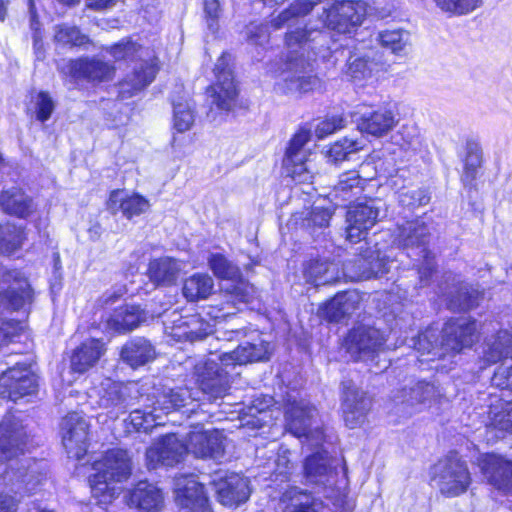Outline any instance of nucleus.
I'll use <instances>...</instances> for the list:
<instances>
[{
	"instance_id": "nucleus-1",
	"label": "nucleus",
	"mask_w": 512,
	"mask_h": 512,
	"mask_svg": "<svg viewBox=\"0 0 512 512\" xmlns=\"http://www.w3.org/2000/svg\"><path fill=\"white\" fill-rule=\"evenodd\" d=\"M27 434L22 423L14 416L5 417L0 423V461H8L3 481L16 494L32 493L45 476L38 471L32 458L22 457Z\"/></svg>"
},
{
	"instance_id": "nucleus-2",
	"label": "nucleus",
	"mask_w": 512,
	"mask_h": 512,
	"mask_svg": "<svg viewBox=\"0 0 512 512\" xmlns=\"http://www.w3.org/2000/svg\"><path fill=\"white\" fill-rule=\"evenodd\" d=\"M311 32L306 30H295L287 33L285 43L287 55L285 63L279 72L277 89L285 94H301L319 89L320 79L310 72V63L304 57L305 50L309 47Z\"/></svg>"
},
{
	"instance_id": "nucleus-3",
	"label": "nucleus",
	"mask_w": 512,
	"mask_h": 512,
	"mask_svg": "<svg viewBox=\"0 0 512 512\" xmlns=\"http://www.w3.org/2000/svg\"><path fill=\"white\" fill-rule=\"evenodd\" d=\"M117 61L135 62L133 70L118 84V97L129 99L145 89L155 78L157 66L153 51L129 39L121 40L108 50Z\"/></svg>"
},
{
	"instance_id": "nucleus-4",
	"label": "nucleus",
	"mask_w": 512,
	"mask_h": 512,
	"mask_svg": "<svg viewBox=\"0 0 512 512\" xmlns=\"http://www.w3.org/2000/svg\"><path fill=\"white\" fill-rule=\"evenodd\" d=\"M89 476L92 494L106 502L114 494L113 483L125 481L131 475V460L122 449H111L92 466Z\"/></svg>"
},
{
	"instance_id": "nucleus-5",
	"label": "nucleus",
	"mask_w": 512,
	"mask_h": 512,
	"mask_svg": "<svg viewBox=\"0 0 512 512\" xmlns=\"http://www.w3.org/2000/svg\"><path fill=\"white\" fill-rule=\"evenodd\" d=\"M194 394L187 388H176L164 390L152 402L143 409H135L130 415V424L136 431L148 432L153 427L161 425V415L168 414L173 410L185 408L195 400Z\"/></svg>"
},
{
	"instance_id": "nucleus-6",
	"label": "nucleus",
	"mask_w": 512,
	"mask_h": 512,
	"mask_svg": "<svg viewBox=\"0 0 512 512\" xmlns=\"http://www.w3.org/2000/svg\"><path fill=\"white\" fill-rule=\"evenodd\" d=\"M230 55L223 53L215 65L217 81L207 89L206 103L209 106L207 117L217 121L222 114L229 112L235 105L237 89L229 67Z\"/></svg>"
},
{
	"instance_id": "nucleus-7",
	"label": "nucleus",
	"mask_w": 512,
	"mask_h": 512,
	"mask_svg": "<svg viewBox=\"0 0 512 512\" xmlns=\"http://www.w3.org/2000/svg\"><path fill=\"white\" fill-rule=\"evenodd\" d=\"M218 355L219 353H213L212 357L195 365L194 375L199 389L186 387L196 398L186 407L198 401L200 394L205 395L210 401H215L227 395L230 389V377L224 368L227 365L218 360Z\"/></svg>"
},
{
	"instance_id": "nucleus-8",
	"label": "nucleus",
	"mask_w": 512,
	"mask_h": 512,
	"mask_svg": "<svg viewBox=\"0 0 512 512\" xmlns=\"http://www.w3.org/2000/svg\"><path fill=\"white\" fill-rule=\"evenodd\" d=\"M433 480L442 495L456 497L467 491L471 475L466 462L451 452L434 465Z\"/></svg>"
},
{
	"instance_id": "nucleus-9",
	"label": "nucleus",
	"mask_w": 512,
	"mask_h": 512,
	"mask_svg": "<svg viewBox=\"0 0 512 512\" xmlns=\"http://www.w3.org/2000/svg\"><path fill=\"white\" fill-rule=\"evenodd\" d=\"M139 396L140 389L137 383L122 384L112 382L110 379L104 380L99 388L93 389L89 394L90 398L98 397V406L115 416L124 413Z\"/></svg>"
},
{
	"instance_id": "nucleus-10",
	"label": "nucleus",
	"mask_w": 512,
	"mask_h": 512,
	"mask_svg": "<svg viewBox=\"0 0 512 512\" xmlns=\"http://www.w3.org/2000/svg\"><path fill=\"white\" fill-rule=\"evenodd\" d=\"M318 412L314 406L304 401L292 402L285 412L287 429L296 437H305L312 446L324 440V433L316 424Z\"/></svg>"
},
{
	"instance_id": "nucleus-11",
	"label": "nucleus",
	"mask_w": 512,
	"mask_h": 512,
	"mask_svg": "<svg viewBox=\"0 0 512 512\" xmlns=\"http://www.w3.org/2000/svg\"><path fill=\"white\" fill-rule=\"evenodd\" d=\"M367 14V4L362 0L336 1L324 10L321 19L327 28L339 33H349L359 26Z\"/></svg>"
},
{
	"instance_id": "nucleus-12",
	"label": "nucleus",
	"mask_w": 512,
	"mask_h": 512,
	"mask_svg": "<svg viewBox=\"0 0 512 512\" xmlns=\"http://www.w3.org/2000/svg\"><path fill=\"white\" fill-rule=\"evenodd\" d=\"M385 342V336L379 329L359 325L349 331L344 340V346L355 361H368L383 349Z\"/></svg>"
},
{
	"instance_id": "nucleus-13",
	"label": "nucleus",
	"mask_w": 512,
	"mask_h": 512,
	"mask_svg": "<svg viewBox=\"0 0 512 512\" xmlns=\"http://www.w3.org/2000/svg\"><path fill=\"white\" fill-rule=\"evenodd\" d=\"M37 387V377L26 363L16 362L0 376V396L14 402L33 394Z\"/></svg>"
},
{
	"instance_id": "nucleus-14",
	"label": "nucleus",
	"mask_w": 512,
	"mask_h": 512,
	"mask_svg": "<svg viewBox=\"0 0 512 512\" xmlns=\"http://www.w3.org/2000/svg\"><path fill=\"white\" fill-rule=\"evenodd\" d=\"M380 201L368 199L350 206L346 214V238L357 243L365 238L367 231L372 228L379 217Z\"/></svg>"
},
{
	"instance_id": "nucleus-15",
	"label": "nucleus",
	"mask_w": 512,
	"mask_h": 512,
	"mask_svg": "<svg viewBox=\"0 0 512 512\" xmlns=\"http://www.w3.org/2000/svg\"><path fill=\"white\" fill-rule=\"evenodd\" d=\"M335 463L326 451L308 456L303 464L305 484L321 487L324 492L334 490L338 476Z\"/></svg>"
},
{
	"instance_id": "nucleus-16",
	"label": "nucleus",
	"mask_w": 512,
	"mask_h": 512,
	"mask_svg": "<svg viewBox=\"0 0 512 512\" xmlns=\"http://www.w3.org/2000/svg\"><path fill=\"white\" fill-rule=\"evenodd\" d=\"M32 291L27 278L17 269H3L0 274V302L19 310L31 301Z\"/></svg>"
},
{
	"instance_id": "nucleus-17",
	"label": "nucleus",
	"mask_w": 512,
	"mask_h": 512,
	"mask_svg": "<svg viewBox=\"0 0 512 512\" xmlns=\"http://www.w3.org/2000/svg\"><path fill=\"white\" fill-rule=\"evenodd\" d=\"M89 425L85 418L74 412L61 423L62 443L71 458L81 459L88 449Z\"/></svg>"
},
{
	"instance_id": "nucleus-18",
	"label": "nucleus",
	"mask_w": 512,
	"mask_h": 512,
	"mask_svg": "<svg viewBox=\"0 0 512 512\" xmlns=\"http://www.w3.org/2000/svg\"><path fill=\"white\" fill-rule=\"evenodd\" d=\"M186 453V445L176 435L168 434L147 449V466L149 469L159 465L172 467L181 462Z\"/></svg>"
},
{
	"instance_id": "nucleus-19",
	"label": "nucleus",
	"mask_w": 512,
	"mask_h": 512,
	"mask_svg": "<svg viewBox=\"0 0 512 512\" xmlns=\"http://www.w3.org/2000/svg\"><path fill=\"white\" fill-rule=\"evenodd\" d=\"M211 485L217 501L230 508L246 502L251 493L248 479L235 473L214 479Z\"/></svg>"
},
{
	"instance_id": "nucleus-20",
	"label": "nucleus",
	"mask_w": 512,
	"mask_h": 512,
	"mask_svg": "<svg viewBox=\"0 0 512 512\" xmlns=\"http://www.w3.org/2000/svg\"><path fill=\"white\" fill-rule=\"evenodd\" d=\"M476 330L474 320L460 318L447 322L442 329L441 349L444 354L458 353L470 347L475 341Z\"/></svg>"
},
{
	"instance_id": "nucleus-21",
	"label": "nucleus",
	"mask_w": 512,
	"mask_h": 512,
	"mask_svg": "<svg viewBox=\"0 0 512 512\" xmlns=\"http://www.w3.org/2000/svg\"><path fill=\"white\" fill-rule=\"evenodd\" d=\"M323 500L297 486L286 488L280 495L276 512H327Z\"/></svg>"
},
{
	"instance_id": "nucleus-22",
	"label": "nucleus",
	"mask_w": 512,
	"mask_h": 512,
	"mask_svg": "<svg viewBox=\"0 0 512 512\" xmlns=\"http://www.w3.org/2000/svg\"><path fill=\"white\" fill-rule=\"evenodd\" d=\"M430 229L422 218L402 220L397 223L395 242L404 249L424 253L430 242Z\"/></svg>"
},
{
	"instance_id": "nucleus-23",
	"label": "nucleus",
	"mask_w": 512,
	"mask_h": 512,
	"mask_svg": "<svg viewBox=\"0 0 512 512\" xmlns=\"http://www.w3.org/2000/svg\"><path fill=\"white\" fill-rule=\"evenodd\" d=\"M371 408V398L352 382L343 383L342 410L346 425L355 428L364 422Z\"/></svg>"
},
{
	"instance_id": "nucleus-24",
	"label": "nucleus",
	"mask_w": 512,
	"mask_h": 512,
	"mask_svg": "<svg viewBox=\"0 0 512 512\" xmlns=\"http://www.w3.org/2000/svg\"><path fill=\"white\" fill-rule=\"evenodd\" d=\"M224 437L218 430H193L188 434L187 452L198 458L219 460L224 456Z\"/></svg>"
},
{
	"instance_id": "nucleus-25",
	"label": "nucleus",
	"mask_w": 512,
	"mask_h": 512,
	"mask_svg": "<svg viewBox=\"0 0 512 512\" xmlns=\"http://www.w3.org/2000/svg\"><path fill=\"white\" fill-rule=\"evenodd\" d=\"M480 469L490 485L498 490L512 492V462L495 454H487L479 461Z\"/></svg>"
},
{
	"instance_id": "nucleus-26",
	"label": "nucleus",
	"mask_w": 512,
	"mask_h": 512,
	"mask_svg": "<svg viewBox=\"0 0 512 512\" xmlns=\"http://www.w3.org/2000/svg\"><path fill=\"white\" fill-rule=\"evenodd\" d=\"M269 344L257 334L252 341H244L231 352H222L218 360L226 365H244L268 359Z\"/></svg>"
},
{
	"instance_id": "nucleus-27",
	"label": "nucleus",
	"mask_w": 512,
	"mask_h": 512,
	"mask_svg": "<svg viewBox=\"0 0 512 512\" xmlns=\"http://www.w3.org/2000/svg\"><path fill=\"white\" fill-rule=\"evenodd\" d=\"M362 297L356 290L337 293L321 308V316L329 321L339 323L351 317L360 309Z\"/></svg>"
},
{
	"instance_id": "nucleus-28",
	"label": "nucleus",
	"mask_w": 512,
	"mask_h": 512,
	"mask_svg": "<svg viewBox=\"0 0 512 512\" xmlns=\"http://www.w3.org/2000/svg\"><path fill=\"white\" fill-rule=\"evenodd\" d=\"M114 67L100 59H79L68 61V73L73 77L89 81H108L114 75Z\"/></svg>"
},
{
	"instance_id": "nucleus-29",
	"label": "nucleus",
	"mask_w": 512,
	"mask_h": 512,
	"mask_svg": "<svg viewBox=\"0 0 512 512\" xmlns=\"http://www.w3.org/2000/svg\"><path fill=\"white\" fill-rule=\"evenodd\" d=\"M148 313L139 305L127 304L114 310L107 320V327L117 333H127L145 323Z\"/></svg>"
},
{
	"instance_id": "nucleus-30",
	"label": "nucleus",
	"mask_w": 512,
	"mask_h": 512,
	"mask_svg": "<svg viewBox=\"0 0 512 512\" xmlns=\"http://www.w3.org/2000/svg\"><path fill=\"white\" fill-rule=\"evenodd\" d=\"M176 502L190 512H207L209 509L208 497L201 483L193 478L185 479V484L176 489Z\"/></svg>"
},
{
	"instance_id": "nucleus-31",
	"label": "nucleus",
	"mask_w": 512,
	"mask_h": 512,
	"mask_svg": "<svg viewBox=\"0 0 512 512\" xmlns=\"http://www.w3.org/2000/svg\"><path fill=\"white\" fill-rule=\"evenodd\" d=\"M442 393L438 387L432 383L418 381L405 386L394 396L397 403L408 404L410 406L416 405H430L436 402Z\"/></svg>"
},
{
	"instance_id": "nucleus-32",
	"label": "nucleus",
	"mask_w": 512,
	"mask_h": 512,
	"mask_svg": "<svg viewBox=\"0 0 512 512\" xmlns=\"http://www.w3.org/2000/svg\"><path fill=\"white\" fill-rule=\"evenodd\" d=\"M163 502L161 490L147 481L138 482L129 492L128 504L145 512H159Z\"/></svg>"
},
{
	"instance_id": "nucleus-33",
	"label": "nucleus",
	"mask_w": 512,
	"mask_h": 512,
	"mask_svg": "<svg viewBox=\"0 0 512 512\" xmlns=\"http://www.w3.org/2000/svg\"><path fill=\"white\" fill-rule=\"evenodd\" d=\"M156 350L152 343L144 337H134L121 348L120 358L131 368H138L153 361Z\"/></svg>"
},
{
	"instance_id": "nucleus-34",
	"label": "nucleus",
	"mask_w": 512,
	"mask_h": 512,
	"mask_svg": "<svg viewBox=\"0 0 512 512\" xmlns=\"http://www.w3.org/2000/svg\"><path fill=\"white\" fill-rule=\"evenodd\" d=\"M0 206L7 214L23 219L33 214L36 209L33 199L17 187L0 193Z\"/></svg>"
},
{
	"instance_id": "nucleus-35",
	"label": "nucleus",
	"mask_w": 512,
	"mask_h": 512,
	"mask_svg": "<svg viewBox=\"0 0 512 512\" xmlns=\"http://www.w3.org/2000/svg\"><path fill=\"white\" fill-rule=\"evenodd\" d=\"M397 124V119L392 110L380 108L368 114H364L358 124L362 132L376 137H381L390 132Z\"/></svg>"
},
{
	"instance_id": "nucleus-36",
	"label": "nucleus",
	"mask_w": 512,
	"mask_h": 512,
	"mask_svg": "<svg viewBox=\"0 0 512 512\" xmlns=\"http://www.w3.org/2000/svg\"><path fill=\"white\" fill-rule=\"evenodd\" d=\"M105 352L104 343L98 339H90L82 343L71 357V368L84 373L93 367Z\"/></svg>"
},
{
	"instance_id": "nucleus-37",
	"label": "nucleus",
	"mask_w": 512,
	"mask_h": 512,
	"mask_svg": "<svg viewBox=\"0 0 512 512\" xmlns=\"http://www.w3.org/2000/svg\"><path fill=\"white\" fill-rule=\"evenodd\" d=\"M181 263L171 257L154 259L149 263V277L157 285L169 286L176 282Z\"/></svg>"
},
{
	"instance_id": "nucleus-38",
	"label": "nucleus",
	"mask_w": 512,
	"mask_h": 512,
	"mask_svg": "<svg viewBox=\"0 0 512 512\" xmlns=\"http://www.w3.org/2000/svg\"><path fill=\"white\" fill-rule=\"evenodd\" d=\"M149 207L148 201L140 195L124 197L122 191H113L108 200V208L116 213L121 210L128 219L144 213Z\"/></svg>"
},
{
	"instance_id": "nucleus-39",
	"label": "nucleus",
	"mask_w": 512,
	"mask_h": 512,
	"mask_svg": "<svg viewBox=\"0 0 512 512\" xmlns=\"http://www.w3.org/2000/svg\"><path fill=\"white\" fill-rule=\"evenodd\" d=\"M304 276L307 282L315 286L336 282L340 277L338 265L327 260L311 261L305 268Z\"/></svg>"
},
{
	"instance_id": "nucleus-40",
	"label": "nucleus",
	"mask_w": 512,
	"mask_h": 512,
	"mask_svg": "<svg viewBox=\"0 0 512 512\" xmlns=\"http://www.w3.org/2000/svg\"><path fill=\"white\" fill-rule=\"evenodd\" d=\"M214 289V280L208 274L196 273L184 281L182 292L191 302L207 299Z\"/></svg>"
},
{
	"instance_id": "nucleus-41",
	"label": "nucleus",
	"mask_w": 512,
	"mask_h": 512,
	"mask_svg": "<svg viewBox=\"0 0 512 512\" xmlns=\"http://www.w3.org/2000/svg\"><path fill=\"white\" fill-rule=\"evenodd\" d=\"M174 330L175 335L191 342L206 338L212 331L211 326L197 315L179 319Z\"/></svg>"
},
{
	"instance_id": "nucleus-42",
	"label": "nucleus",
	"mask_w": 512,
	"mask_h": 512,
	"mask_svg": "<svg viewBox=\"0 0 512 512\" xmlns=\"http://www.w3.org/2000/svg\"><path fill=\"white\" fill-rule=\"evenodd\" d=\"M484 360L488 364H494L503 358L512 359V334L501 331L498 335L486 343L483 350Z\"/></svg>"
},
{
	"instance_id": "nucleus-43",
	"label": "nucleus",
	"mask_w": 512,
	"mask_h": 512,
	"mask_svg": "<svg viewBox=\"0 0 512 512\" xmlns=\"http://www.w3.org/2000/svg\"><path fill=\"white\" fill-rule=\"evenodd\" d=\"M366 179L362 178L358 171L351 170L340 175L337 184L334 186L335 197L349 200L353 195L359 194Z\"/></svg>"
},
{
	"instance_id": "nucleus-44",
	"label": "nucleus",
	"mask_w": 512,
	"mask_h": 512,
	"mask_svg": "<svg viewBox=\"0 0 512 512\" xmlns=\"http://www.w3.org/2000/svg\"><path fill=\"white\" fill-rule=\"evenodd\" d=\"M195 122L194 104L188 99H180L173 102V126L180 132L191 129Z\"/></svg>"
},
{
	"instance_id": "nucleus-45",
	"label": "nucleus",
	"mask_w": 512,
	"mask_h": 512,
	"mask_svg": "<svg viewBox=\"0 0 512 512\" xmlns=\"http://www.w3.org/2000/svg\"><path fill=\"white\" fill-rule=\"evenodd\" d=\"M207 261L217 278L232 280L240 277L239 267L221 253H211Z\"/></svg>"
},
{
	"instance_id": "nucleus-46",
	"label": "nucleus",
	"mask_w": 512,
	"mask_h": 512,
	"mask_svg": "<svg viewBox=\"0 0 512 512\" xmlns=\"http://www.w3.org/2000/svg\"><path fill=\"white\" fill-rule=\"evenodd\" d=\"M361 272L359 276L362 279L371 277H382L389 272L392 262L388 261L379 252L371 254L366 258L359 259Z\"/></svg>"
},
{
	"instance_id": "nucleus-47",
	"label": "nucleus",
	"mask_w": 512,
	"mask_h": 512,
	"mask_svg": "<svg viewBox=\"0 0 512 512\" xmlns=\"http://www.w3.org/2000/svg\"><path fill=\"white\" fill-rule=\"evenodd\" d=\"M26 239L24 228L6 225L1 228L0 253L10 255L20 249Z\"/></svg>"
},
{
	"instance_id": "nucleus-48",
	"label": "nucleus",
	"mask_w": 512,
	"mask_h": 512,
	"mask_svg": "<svg viewBox=\"0 0 512 512\" xmlns=\"http://www.w3.org/2000/svg\"><path fill=\"white\" fill-rule=\"evenodd\" d=\"M315 4L312 0H295L288 9L271 20V25L275 29H281L292 18L307 15Z\"/></svg>"
},
{
	"instance_id": "nucleus-49",
	"label": "nucleus",
	"mask_w": 512,
	"mask_h": 512,
	"mask_svg": "<svg viewBox=\"0 0 512 512\" xmlns=\"http://www.w3.org/2000/svg\"><path fill=\"white\" fill-rule=\"evenodd\" d=\"M487 428L499 431H512V402L490 408Z\"/></svg>"
},
{
	"instance_id": "nucleus-50",
	"label": "nucleus",
	"mask_w": 512,
	"mask_h": 512,
	"mask_svg": "<svg viewBox=\"0 0 512 512\" xmlns=\"http://www.w3.org/2000/svg\"><path fill=\"white\" fill-rule=\"evenodd\" d=\"M378 69V64L366 57H351L348 61L346 74L354 81H361L372 77Z\"/></svg>"
},
{
	"instance_id": "nucleus-51",
	"label": "nucleus",
	"mask_w": 512,
	"mask_h": 512,
	"mask_svg": "<svg viewBox=\"0 0 512 512\" xmlns=\"http://www.w3.org/2000/svg\"><path fill=\"white\" fill-rule=\"evenodd\" d=\"M227 302H231L234 306L238 304L249 303L256 293L252 284L247 281L240 280L236 283L227 285L224 290Z\"/></svg>"
},
{
	"instance_id": "nucleus-52",
	"label": "nucleus",
	"mask_w": 512,
	"mask_h": 512,
	"mask_svg": "<svg viewBox=\"0 0 512 512\" xmlns=\"http://www.w3.org/2000/svg\"><path fill=\"white\" fill-rule=\"evenodd\" d=\"M361 148V142L345 137L330 146L327 151L328 161L338 164L346 160L350 154L357 152Z\"/></svg>"
},
{
	"instance_id": "nucleus-53",
	"label": "nucleus",
	"mask_w": 512,
	"mask_h": 512,
	"mask_svg": "<svg viewBox=\"0 0 512 512\" xmlns=\"http://www.w3.org/2000/svg\"><path fill=\"white\" fill-rule=\"evenodd\" d=\"M54 41L63 46H82L88 42V37L77 27L61 24L54 27Z\"/></svg>"
},
{
	"instance_id": "nucleus-54",
	"label": "nucleus",
	"mask_w": 512,
	"mask_h": 512,
	"mask_svg": "<svg viewBox=\"0 0 512 512\" xmlns=\"http://www.w3.org/2000/svg\"><path fill=\"white\" fill-rule=\"evenodd\" d=\"M311 133L309 130H299L289 142V146L286 150L285 157H288L289 161L306 159L309 156V151L305 148V145L310 141Z\"/></svg>"
},
{
	"instance_id": "nucleus-55",
	"label": "nucleus",
	"mask_w": 512,
	"mask_h": 512,
	"mask_svg": "<svg viewBox=\"0 0 512 512\" xmlns=\"http://www.w3.org/2000/svg\"><path fill=\"white\" fill-rule=\"evenodd\" d=\"M436 340V331L431 329L426 330L425 332L419 334L417 339H413L414 348L422 354L427 353L428 355H432L429 360H434L435 357H442L444 355V352L441 349V345L438 346Z\"/></svg>"
},
{
	"instance_id": "nucleus-56",
	"label": "nucleus",
	"mask_w": 512,
	"mask_h": 512,
	"mask_svg": "<svg viewBox=\"0 0 512 512\" xmlns=\"http://www.w3.org/2000/svg\"><path fill=\"white\" fill-rule=\"evenodd\" d=\"M435 3L442 11L461 16L479 8L482 0H435Z\"/></svg>"
},
{
	"instance_id": "nucleus-57",
	"label": "nucleus",
	"mask_w": 512,
	"mask_h": 512,
	"mask_svg": "<svg viewBox=\"0 0 512 512\" xmlns=\"http://www.w3.org/2000/svg\"><path fill=\"white\" fill-rule=\"evenodd\" d=\"M378 40L383 47L390 49L393 53H399L407 45L409 34L402 29L386 30L378 34Z\"/></svg>"
},
{
	"instance_id": "nucleus-58",
	"label": "nucleus",
	"mask_w": 512,
	"mask_h": 512,
	"mask_svg": "<svg viewBox=\"0 0 512 512\" xmlns=\"http://www.w3.org/2000/svg\"><path fill=\"white\" fill-rule=\"evenodd\" d=\"M284 167L287 173L298 182H310L313 179L311 171V160L306 156V159L292 160L288 162V157L283 160Z\"/></svg>"
},
{
	"instance_id": "nucleus-59",
	"label": "nucleus",
	"mask_w": 512,
	"mask_h": 512,
	"mask_svg": "<svg viewBox=\"0 0 512 512\" xmlns=\"http://www.w3.org/2000/svg\"><path fill=\"white\" fill-rule=\"evenodd\" d=\"M415 256L418 257L416 260L420 262L415 265L417 267L420 284L421 286H426L435 270L434 257L429 250H426L424 253H415Z\"/></svg>"
},
{
	"instance_id": "nucleus-60",
	"label": "nucleus",
	"mask_w": 512,
	"mask_h": 512,
	"mask_svg": "<svg viewBox=\"0 0 512 512\" xmlns=\"http://www.w3.org/2000/svg\"><path fill=\"white\" fill-rule=\"evenodd\" d=\"M204 19L208 29L216 33L219 29V20L222 15V8L219 0L203 1Z\"/></svg>"
},
{
	"instance_id": "nucleus-61",
	"label": "nucleus",
	"mask_w": 512,
	"mask_h": 512,
	"mask_svg": "<svg viewBox=\"0 0 512 512\" xmlns=\"http://www.w3.org/2000/svg\"><path fill=\"white\" fill-rule=\"evenodd\" d=\"M34 106L36 119L45 122L51 117L55 109V102L49 93L41 91L35 98Z\"/></svg>"
},
{
	"instance_id": "nucleus-62",
	"label": "nucleus",
	"mask_w": 512,
	"mask_h": 512,
	"mask_svg": "<svg viewBox=\"0 0 512 512\" xmlns=\"http://www.w3.org/2000/svg\"><path fill=\"white\" fill-rule=\"evenodd\" d=\"M482 157L478 151H469L466 156L462 181L465 186H472L477 175V169L481 166Z\"/></svg>"
},
{
	"instance_id": "nucleus-63",
	"label": "nucleus",
	"mask_w": 512,
	"mask_h": 512,
	"mask_svg": "<svg viewBox=\"0 0 512 512\" xmlns=\"http://www.w3.org/2000/svg\"><path fill=\"white\" fill-rule=\"evenodd\" d=\"M430 198L424 190L413 189L401 192L399 194V202L405 207H418L426 205Z\"/></svg>"
},
{
	"instance_id": "nucleus-64",
	"label": "nucleus",
	"mask_w": 512,
	"mask_h": 512,
	"mask_svg": "<svg viewBox=\"0 0 512 512\" xmlns=\"http://www.w3.org/2000/svg\"><path fill=\"white\" fill-rule=\"evenodd\" d=\"M332 215V210L328 208L314 207L308 217L305 218V225L307 227H327Z\"/></svg>"
}]
</instances>
